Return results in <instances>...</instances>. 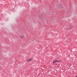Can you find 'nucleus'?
I'll return each instance as SVG.
<instances>
[{
  "instance_id": "nucleus-2",
  "label": "nucleus",
  "mask_w": 77,
  "mask_h": 77,
  "mask_svg": "<svg viewBox=\"0 0 77 77\" xmlns=\"http://www.w3.org/2000/svg\"><path fill=\"white\" fill-rule=\"evenodd\" d=\"M32 59H30V60H27V61H28V62H30L32 60Z\"/></svg>"
},
{
  "instance_id": "nucleus-1",
  "label": "nucleus",
  "mask_w": 77,
  "mask_h": 77,
  "mask_svg": "<svg viewBox=\"0 0 77 77\" xmlns=\"http://www.w3.org/2000/svg\"><path fill=\"white\" fill-rule=\"evenodd\" d=\"M56 62H59V61L57 60H55L53 61V63L54 64V63H56Z\"/></svg>"
},
{
  "instance_id": "nucleus-3",
  "label": "nucleus",
  "mask_w": 77,
  "mask_h": 77,
  "mask_svg": "<svg viewBox=\"0 0 77 77\" xmlns=\"http://www.w3.org/2000/svg\"><path fill=\"white\" fill-rule=\"evenodd\" d=\"M20 38H24V36L20 37Z\"/></svg>"
}]
</instances>
